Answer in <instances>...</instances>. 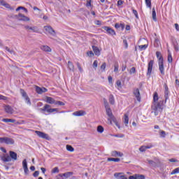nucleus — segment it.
Segmentation results:
<instances>
[{"label":"nucleus","mask_w":179,"mask_h":179,"mask_svg":"<svg viewBox=\"0 0 179 179\" xmlns=\"http://www.w3.org/2000/svg\"><path fill=\"white\" fill-rule=\"evenodd\" d=\"M163 111V101H159L158 103H152L151 106V113L155 116L159 115V113Z\"/></svg>","instance_id":"1"},{"label":"nucleus","mask_w":179,"mask_h":179,"mask_svg":"<svg viewBox=\"0 0 179 179\" xmlns=\"http://www.w3.org/2000/svg\"><path fill=\"white\" fill-rule=\"evenodd\" d=\"M41 111H45L48 114H52L55 111L58 113V108H51V106L49 104H45V106L40 109Z\"/></svg>","instance_id":"2"},{"label":"nucleus","mask_w":179,"mask_h":179,"mask_svg":"<svg viewBox=\"0 0 179 179\" xmlns=\"http://www.w3.org/2000/svg\"><path fill=\"white\" fill-rule=\"evenodd\" d=\"M147 162L151 167H154V169H156L160 164V160L157 158H155L154 161L150 159H147Z\"/></svg>","instance_id":"3"},{"label":"nucleus","mask_w":179,"mask_h":179,"mask_svg":"<svg viewBox=\"0 0 179 179\" xmlns=\"http://www.w3.org/2000/svg\"><path fill=\"white\" fill-rule=\"evenodd\" d=\"M20 94L22 97L24 98L27 104H28V106H31V101H30V98L29 97V96H27V93H26V91H24V90L23 89H21Z\"/></svg>","instance_id":"4"},{"label":"nucleus","mask_w":179,"mask_h":179,"mask_svg":"<svg viewBox=\"0 0 179 179\" xmlns=\"http://www.w3.org/2000/svg\"><path fill=\"white\" fill-rule=\"evenodd\" d=\"M158 65H159V70L161 73V74L164 76V59L163 57L159 58V62H158Z\"/></svg>","instance_id":"5"},{"label":"nucleus","mask_w":179,"mask_h":179,"mask_svg":"<svg viewBox=\"0 0 179 179\" xmlns=\"http://www.w3.org/2000/svg\"><path fill=\"white\" fill-rule=\"evenodd\" d=\"M102 29L103 30H105L106 31V33L108 34H109L110 36H116V33H115V31L114 29H113L111 27H107V26H105V27H103Z\"/></svg>","instance_id":"6"},{"label":"nucleus","mask_w":179,"mask_h":179,"mask_svg":"<svg viewBox=\"0 0 179 179\" xmlns=\"http://www.w3.org/2000/svg\"><path fill=\"white\" fill-rule=\"evenodd\" d=\"M44 30L45 33H48V34H50L51 36H55V30L52 29V27L50 25L48 26H45L44 27Z\"/></svg>","instance_id":"7"},{"label":"nucleus","mask_w":179,"mask_h":179,"mask_svg":"<svg viewBox=\"0 0 179 179\" xmlns=\"http://www.w3.org/2000/svg\"><path fill=\"white\" fill-rule=\"evenodd\" d=\"M35 134H36V135H38L39 138H42V139H46L47 141L50 139V136H48V134L44 132H42L40 131H36Z\"/></svg>","instance_id":"8"},{"label":"nucleus","mask_w":179,"mask_h":179,"mask_svg":"<svg viewBox=\"0 0 179 179\" xmlns=\"http://www.w3.org/2000/svg\"><path fill=\"white\" fill-rule=\"evenodd\" d=\"M24 29L28 31H32V33H38V29L36 26L30 27L29 25H25Z\"/></svg>","instance_id":"9"},{"label":"nucleus","mask_w":179,"mask_h":179,"mask_svg":"<svg viewBox=\"0 0 179 179\" xmlns=\"http://www.w3.org/2000/svg\"><path fill=\"white\" fill-rule=\"evenodd\" d=\"M133 94L136 97L137 101L141 102V92H139V89L134 88L133 90Z\"/></svg>","instance_id":"10"},{"label":"nucleus","mask_w":179,"mask_h":179,"mask_svg":"<svg viewBox=\"0 0 179 179\" xmlns=\"http://www.w3.org/2000/svg\"><path fill=\"white\" fill-rule=\"evenodd\" d=\"M153 64H155V61L153 60H150L148 63L147 75H148L149 76L152 75V71L153 69Z\"/></svg>","instance_id":"11"},{"label":"nucleus","mask_w":179,"mask_h":179,"mask_svg":"<svg viewBox=\"0 0 179 179\" xmlns=\"http://www.w3.org/2000/svg\"><path fill=\"white\" fill-rule=\"evenodd\" d=\"M36 92L38 93V94H43V93H47L48 90H47L45 87H40L38 86H36Z\"/></svg>","instance_id":"12"},{"label":"nucleus","mask_w":179,"mask_h":179,"mask_svg":"<svg viewBox=\"0 0 179 179\" xmlns=\"http://www.w3.org/2000/svg\"><path fill=\"white\" fill-rule=\"evenodd\" d=\"M18 20H21L22 22H29L30 21V18L27 16H25L22 13H19L17 15Z\"/></svg>","instance_id":"13"},{"label":"nucleus","mask_w":179,"mask_h":179,"mask_svg":"<svg viewBox=\"0 0 179 179\" xmlns=\"http://www.w3.org/2000/svg\"><path fill=\"white\" fill-rule=\"evenodd\" d=\"M108 120L110 122V124H113V122H114L116 127H117V128H120V124H118V122H117V119L115 118V117H114V115H112V116L109 117Z\"/></svg>","instance_id":"14"},{"label":"nucleus","mask_w":179,"mask_h":179,"mask_svg":"<svg viewBox=\"0 0 179 179\" xmlns=\"http://www.w3.org/2000/svg\"><path fill=\"white\" fill-rule=\"evenodd\" d=\"M73 115L76 117H83V115H86V112L85 110H78L73 113Z\"/></svg>","instance_id":"15"},{"label":"nucleus","mask_w":179,"mask_h":179,"mask_svg":"<svg viewBox=\"0 0 179 179\" xmlns=\"http://www.w3.org/2000/svg\"><path fill=\"white\" fill-rule=\"evenodd\" d=\"M1 4L6 8L7 9H10V10H14L15 8L10 6V5L6 2H5L3 0H1Z\"/></svg>","instance_id":"16"},{"label":"nucleus","mask_w":179,"mask_h":179,"mask_svg":"<svg viewBox=\"0 0 179 179\" xmlns=\"http://www.w3.org/2000/svg\"><path fill=\"white\" fill-rule=\"evenodd\" d=\"M45 101L48 104H55V99L51 96H45Z\"/></svg>","instance_id":"17"},{"label":"nucleus","mask_w":179,"mask_h":179,"mask_svg":"<svg viewBox=\"0 0 179 179\" xmlns=\"http://www.w3.org/2000/svg\"><path fill=\"white\" fill-rule=\"evenodd\" d=\"M111 156H113V157H122V156H124V154H122V152H121L115 150L111 152Z\"/></svg>","instance_id":"18"},{"label":"nucleus","mask_w":179,"mask_h":179,"mask_svg":"<svg viewBox=\"0 0 179 179\" xmlns=\"http://www.w3.org/2000/svg\"><path fill=\"white\" fill-rule=\"evenodd\" d=\"M4 143H6V145H13L15 143V140L9 137H5Z\"/></svg>","instance_id":"19"},{"label":"nucleus","mask_w":179,"mask_h":179,"mask_svg":"<svg viewBox=\"0 0 179 179\" xmlns=\"http://www.w3.org/2000/svg\"><path fill=\"white\" fill-rule=\"evenodd\" d=\"M164 97L166 103V101H167V100L169 99V93H170V92H169V87L167 86V84H164Z\"/></svg>","instance_id":"20"},{"label":"nucleus","mask_w":179,"mask_h":179,"mask_svg":"<svg viewBox=\"0 0 179 179\" xmlns=\"http://www.w3.org/2000/svg\"><path fill=\"white\" fill-rule=\"evenodd\" d=\"M114 177L117 179H128L122 173H114Z\"/></svg>","instance_id":"21"},{"label":"nucleus","mask_w":179,"mask_h":179,"mask_svg":"<svg viewBox=\"0 0 179 179\" xmlns=\"http://www.w3.org/2000/svg\"><path fill=\"white\" fill-rule=\"evenodd\" d=\"M59 177H64V178H69L71 176H73V172H66L64 173H59Z\"/></svg>","instance_id":"22"},{"label":"nucleus","mask_w":179,"mask_h":179,"mask_svg":"<svg viewBox=\"0 0 179 179\" xmlns=\"http://www.w3.org/2000/svg\"><path fill=\"white\" fill-rule=\"evenodd\" d=\"M4 110L6 111V113H7L8 114H13V108H12L10 107V106L9 105H6L4 106Z\"/></svg>","instance_id":"23"},{"label":"nucleus","mask_w":179,"mask_h":179,"mask_svg":"<svg viewBox=\"0 0 179 179\" xmlns=\"http://www.w3.org/2000/svg\"><path fill=\"white\" fill-rule=\"evenodd\" d=\"M41 50H42V51H44L45 52H51L52 51L51 48H50V46L48 45L41 46Z\"/></svg>","instance_id":"24"},{"label":"nucleus","mask_w":179,"mask_h":179,"mask_svg":"<svg viewBox=\"0 0 179 179\" xmlns=\"http://www.w3.org/2000/svg\"><path fill=\"white\" fill-rule=\"evenodd\" d=\"M10 157L13 160H17V154L13 151H10Z\"/></svg>","instance_id":"25"},{"label":"nucleus","mask_w":179,"mask_h":179,"mask_svg":"<svg viewBox=\"0 0 179 179\" xmlns=\"http://www.w3.org/2000/svg\"><path fill=\"white\" fill-rule=\"evenodd\" d=\"M1 160L5 162H12V158H10V156H9L8 155H6L1 157Z\"/></svg>","instance_id":"26"},{"label":"nucleus","mask_w":179,"mask_h":179,"mask_svg":"<svg viewBox=\"0 0 179 179\" xmlns=\"http://www.w3.org/2000/svg\"><path fill=\"white\" fill-rule=\"evenodd\" d=\"M108 100L110 104H112V106H114V104H115V99H114V95H113V94H110L109 95Z\"/></svg>","instance_id":"27"},{"label":"nucleus","mask_w":179,"mask_h":179,"mask_svg":"<svg viewBox=\"0 0 179 179\" xmlns=\"http://www.w3.org/2000/svg\"><path fill=\"white\" fill-rule=\"evenodd\" d=\"M92 50L94 51V54L97 55V57H99V55H100V50L99 49V48H97L96 46L93 45L92 46Z\"/></svg>","instance_id":"28"},{"label":"nucleus","mask_w":179,"mask_h":179,"mask_svg":"<svg viewBox=\"0 0 179 179\" xmlns=\"http://www.w3.org/2000/svg\"><path fill=\"white\" fill-rule=\"evenodd\" d=\"M152 103H159V94L155 92L153 94V102Z\"/></svg>","instance_id":"29"},{"label":"nucleus","mask_w":179,"mask_h":179,"mask_svg":"<svg viewBox=\"0 0 179 179\" xmlns=\"http://www.w3.org/2000/svg\"><path fill=\"white\" fill-rule=\"evenodd\" d=\"M152 19L154 22H157V17L156 15V9L155 8V7L152 8Z\"/></svg>","instance_id":"30"},{"label":"nucleus","mask_w":179,"mask_h":179,"mask_svg":"<svg viewBox=\"0 0 179 179\" xmlns=\"http://www.w3.org/2000/svg\"><path fill=\"white\" fill-rule=\"evenodd\" d=\"M123 121H124L126 127H128V124L129 122V117H128V114H124V117L123 119Z\"/></svg>","instance_id":"31"},{"label":"nucleus","mask_w":179,"mask_h":179,"mask_svg":"<svg viewBox=\"0 0 179 179\" xmlns=\"http://www.w3.org/2000/svg\"><path fill=\"white\" fill-rule=\"evenodd\" d=\"M68 68L70 71H72L73 72L74 69H75V66H73V64L72 63V62H68Z\"/></svg>","instance_id":"32"},{"label":"nucleus","mask_w":179,"mask_h":179,"mask_svg":"<svg viewBox=\"0 0 179 179\" xmlns=\"http://www.w3.org/2000/svg\"><path fill=\"white\" fill-rule=\"evenodd\" d=\"M106 111L107 115L109 117L113 116V112L111 111V108H110V106H108L107 108H106Z\"/></svg>","instance_id":"33"},{"label":"nucleus","mask_w":179,"mask_h":179,"mask_svg":"<svg viewBox=\"0 0 179 179\" xmlns=\"http://www.w3.org/2000/svg\"><path fill=\"white\" fill-rule=\"evenodd\" d=\"M121 159L120 158H113V157H110L108 158V162H115L116 163H118V162H120Z\"/></svg>","instance_id":"34"},{"label":"nucleus","mask_w":179,"mask_h":179,"mask_svg":"<svg viewBox=\"0 0 179 179\" xmlns=\"http://www.w3.org/2000/svg\"><path fill=\"white\" fill-rule=\"evenodd\" d=\"M3 122H15L16 120H13V119H8V118H4L2 120Z\"/></svg>","instance_id":"35"},{"label":"nucleus","mask_w":179,"mask_h":179,"mask_svg":"<svg viewBox=\"0 0 179 179\" xmlns=\"http://www.w3.org/2000/svg\"><path fill=\"white\" fill-rule=\"evenodd\" d=\"M159 45H160V41L159 40V38H156L155 39L154 46L157 48V47H159Z\"/></svg>","instance_id":"36"},{"label":"nucleus","mask_w":179,"mask_h":179,"mask_svg":"<svg viewBox=\"0 0 179 179\" xmlns=\"http://www.w3.org/2000/svg\"><path fill=\"white\" fill-rule=\"evenodd\" d=\"M97 132H99V134H103V132H104V128L103 127V126L97 127Z\"/></svg>","instance_id":"37"},{"label":"nucleus","mask_w":179,"mask_h":179,"mask_svg":"<svg viewBox=\"0 0 179 179\" xmlns=\"http://www.w3.org/2000/svg\"><path fill=\"white\" fill-rule=\"evenodd\" d=\"M66 150L69 152H74L75 151V148H73V147H72V145H66Z\"/></svg>","instance_id":"38"},{"label":"nucleus","mask_w":179,"mask_h":179,"mask_svg":"<svg viewBox=\"0 0 179 179\" xmlns=\"http://www.w3.org/2000/svg\"><path fill=\"white\" fill-rule=\"evenodd\" d=\"M22 167L23 169H27V159H24L22 161Z\"/></svg>","instance_id":"39"},{"label":"nucleus","mask_w":179,"mask_h":179,"mask_svg":"<svg viewBox=\"0 0 179 179\" xmlns=\"http://www.w3.org/2000/svg\"><path fill=\"white\" fill-rule=\"evenodd\" d=\"M179 173V168H176L174 170L172 171V172L171 173V176L174 175V174H178Z\"/></svg>","instance_id":"40"},{"label":"nucleus","mask_w":179,"mask_h":179,"mask_svg":"<svg viewBox=\"0 0 179 179\" xmlns=\"http://www.w3.org/2000/svg\"><path fill=\"white\" fill-rule=\"evenodd\" d=\"M168 62H169V64L173 62V57L171 56V53L168 54Z\"/></svg>","instance_id":"41"},{"label":"nucleus","mask_w":179,"mask_h":179,"mask_svg":"<svg viewBox=\"0 0 179 179\" xmlns=\"http://www.w3.org/2000/svg\"><path fill=\"white\" fill-rule=\"evenodd\" d=\"M157 58L158 59V62H159V59L163 58L162 53L160 52H156Z\"/></svg>","instance_id":"42"},{"label":"nucleus","mask_w":179,"mask_h":179,"mask_svg":"<svg viewBox=\"0 0 179 179\" xmlns=\"http://www.w3.org/2000/svg\"><path fill=\"white\" fill-rule=\"evenodd\" d=\"M138 47L141 51H143V50H146L148 48V45H139Z\"/></svg>","instance_id":"43"},{"label":"nucleus","mask_w":179,"mask_h":179,"mask_svg":"<svg viewBox=\"0 0 179 179\" xmlns=\"http://www.w3.org/2000/svg\"><path fill=\"white\" fill-rule=\"evenodd\" d=\"M145 3L148 8H152V1L150 0H145Z\"/></svg>","instance_id":"44"},{"label":"nucleus","mask_w":179,"mask_h":179,"mask_svg":"<svg viewBox=\"0 0 179 179\" xmlns=\"http://www.w3.org/2000/svg\"><path fill=\"white\" fill-rule=\"evenodd\" d=\"M55 104L57 106H65V103L61 101H56Z\"/></svg>","instance_id":"45"},{"label":"nucleus","mask_w":179,"mask_h":179,"mask_svg":"<svg viewBox=\"0 0 179 179\" xmlns=\"http://www.w3.org/2000/svg\"><path fill=\"white\" fill-rule=\"evenodd\" d=\"M132 12H133L134 15H135V17H136V19H139V15H138V11H136V10L132 8Z\"/></svg>","instance_id":"46"},{"label":"nucleus","mask_w":179,"mask_h":179,"mask_svg":"<svg viewBox=\"0 0 179 179\" xmlns=\"http://www.w3.org/2000/svg\"><path fill=\"white\" fill-rule=\"evenodd\" d=\"M52 173L53 174H55V173H59V169H58V167H55L52 170Z\"/></svg>","instance_id":"47"},{"label":"nucleus","mask_w":179,"mask_h":179,"mask_svg":"<svg viewBox=\"0 0 179 179\" xmlns=\"http://www.w3.org/2000/svg\"><path fill=\"white\" fill-rule=\"evenodd\" d=\"M87 55L90 57H94V53H93V51H88L87 52Z\"/></svg>","instance_id":"48"},{"label":"nucleus","mask_w":179,"mask_h":179,"mask_svg":"<svg viewBox=\"0 0 179 179\" xmlns=\"http://www.w3.org/2000/svg\"><path fill=\"white\" fill-rule=\"evenodd\" d=\"M5 50L10 52V54H15V52L13 50H10L8 46L5 47Z\"/></svg>","instance_id":"49"},{"label":"nucleus","mask_w":179,"mask_h":179,"mask_svg":"<svg viewBox=\"0 0 179 179\" xmlns=\"http://www.w3.org/2000/svg\"><path fill=\"white\" fill-rule=\"evenodd\" d=\"M103 104L105 106V108H106L107 107H110V106L108 105V102L107 101V99H106V98L103 99Z\"/></svg>","instance_id":"50"},{"label":"nucleus","mask_w":179,"mask_h":179,"mask_svg":"<svg viewBox=\"0 0 179 179\" xmlns=\"http://www.w3.org/2000/svg\"><path fill=\"white\" fill-rule=\"evenodd\" d=\"M20 9H23V10H24L25 12H27V9L22 6H19L18 8H17L16 12H19V10H20Z\"/></svg>","instance_id":"51"},{"label":"nucleus","mask_w":179,"mask_h":179,"mask_svg":"<svg viewBox=\"0 0 179 179\" xmlns=\"http://www.w3.org/2000/svg\"><path fill=\"white\" fill-rule=\"evenodd\" d=\"M120 68V66L118 65V64H116L114 65V72H118V69Z\"/></svg>","instance_id":"52"},{"label":"nucleus","mask_w":179,"mask_h":179,"mask_svg":"<svg viewBox=\"0 0 179 179\" xmlns=\"http://www.w3.org/2000/svg\"><path fill=\"white\" fill-rule=\"evenodd\" d=\"M106 62L103 63L102 65L101 66V69H102V72H104V71H106Z\"/></svg>","instance_id":"53"},{"label":"nucleus","mask_w":179,"mask_h":179,"mask_svg":"<svg viewBox=\"0 0 179 179\" xmlns=\"http://www.w3.org/2000/svg\"><path fill=\"white\" fill-rule=\"evenodd\" d=\"M136 72V69H135V67H132L131 69H130V71H129V73L131 75H132V73H135Z\"/></svg>","instance_id":"54"},{"label":"nucleus","mask_w":179,"mask_h":179,"mask_svg":"<svg viewBox=\"0 0 179 179\" xmlns=\"http://www.w3.org/2000/svg\"><path fill=\"white\" fill-rule=\"evenodd\" d=\"M136 179H145V176L143 175H136Z\"/></svg>","instance_id":"55"},{"label":"nucleus","mask_w":179,"mask_h":179,"mask_svg":"<svg viewBox=\"0 0 179 179\" xmlns=\"http://www.w3.org/2000/svg\"><path fill=\"white\" fill-rule=\"evenodd\" d=\"M140 152H146V146H141L139 148Z\"/></svg>","instance_id":"56"},{"label":"nucleus","mask_w":179,"mask_h":179,"mask_svg":"<svg viewBox=\"0 0 179 179\" xmlns=\"http://www.w3.org/2000/svg\"><path fill=\"white\" fill-rule=\"evenodd\" d=\"M123 44L125 48H128V41H127V39L123 40Z\"/></svg>","instance_id":"57"},{"label":"nucleus","mask_w":179,"mask_h":179,"mask_svg":"<svg viewBox=\"0 0 179 179\" xmlns=\"http://www.w3.org/2000/svg\"><path fill=\"white\" fill-rule=\"evenodd\" d=\"M160 136H161L162 138H166V131H162L160 132Z\"/></svg>","instance_id":"58"},{"label":"nucleus","mask_w":179,"mask_h":179,"mask_svg":"<svg viewBox=\"0 0 179 179\" xmlns=\"http://www.w3.org/2000/svg\"><path fill=\"white\" fill-rule=\"evenodd\" d=\"M77 66L80 72H83V69H82V67L80 66V64L79 62L77 63Z\"/></svg>","instance_id":"59"},{"label":"nucleus","mask_w":179,"mask_h":179,"mask_svg":"<svg viewBox=\"0 0 179 179\" xmlns=\"http://www.w3.org/2000/svg\"><path fill=\"white\" fill-rule=\"evenodd\" d=\"M98 64H99V62H97V60L94 61L93 68H94L96 69V68H97Z\"/></svg>","instance_id":"60"},{"label":"nucleus","mask_w":179,"mask_h":179,"mask_svg":"<svg viewBox=\"0 0 179 179\" xmlns=\"http://www.w3.org/2000/svg\"><path fill=\"white\" fill-rule=\"evenodd\" d=\"M114 136L115 138H124L125 136L124 134H116Z\"/></svg>","instance_id":"61"},{"label":"nucleus","mask_w":179,"mask_h":179,"mask_svg":"<svg viewBox=\"0 0 179 179\" xmlns=\"http://www.w3.org/2000/svg\"><path fill=\"white\" fill-rule=\"evenodd\" d=\"M124 3V1L122 0H119L117 1V6H121Z\"/></svg>","instance_id":"62"},{"label":"nucleus","mask_w":179,"mask_h":179,"mask_svg":"<svg viewBox=\"0 0 179 179\" xmlns=\"http://www.w3.org/2000/svg\"><path fill=\"white\" fill-rule=\"evenodd\" d=\"M38 174H40V172H38V171H36L34 173L33 176H34V177H38Z\"/></svg>","instance_id":"63"},{"label":"nucleus","mask_w":179,"mask_h":179,"mask_svg":"<svg viewBox=\"0 0 179 179\" xmlns=\"http://www.w3.org/2000/svg\"><path fill=\"white\" fill-rule=\"evenodd\" d=\"M0 143H5V137H0Z\"/></svg>","instance_id":"64"}]
</instances>
